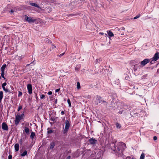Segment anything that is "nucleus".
<instances>
[{"label":"nucleus","mask_w":159,"mask_h":159,"mask_svg":"<svg viewBox=\"0 0 159 159\" xmlns=\"http://www.w3.org/2000/svg\"><path fill=\"white\" fill-rule=\"evenodd\" d=\"M111 149L115 152H118L120 150L122 151L125 148V144L122 142H119L116 146L114 143L111 144Z\"/></svg>","instance_id":"f257e3e1"},{"label":"nucleus","mask_w":159,"mask_h":159,"mask_svg":"<svg viewBox=\"0 0 159 159\" xmlns=\"http://www.w3.org/2000/svg\"><path fill=\"white\" fill-rule=\"evenodd\" d=\"M43 4L40 5V9L44 10L46 13H49L52 10L48 4H45V3L43 2Z\"/></svg>","instance_id":"f03ea898"},{"label":"nucleus","mask_w":159,"mask_h":159,"mask_svg":"<svg viewBox=\"0 0 159 159\" xmlns=\"http://www.w3.org/2000/svg\"><path fill=\"white\" fill-rule=\"evenodd\" d=\"M25 19L29 23L34 22L36 21V20L33 19L31 17H28L26 15H25Z\"/></svg>","instance_id":"7ed1b4c3"},{"label":"nucleus","mask_w":159,"mask_h":159,"mask_svg":"<svg viewBox=\"0 0 159 159\" xmlns=\"http://www.w3.org/2000/svg\"><path fill=\"white\" fill-rule=\"evenodd\" d=\"M65 123H66L65 127V129L63 131V133L64 134L66 133L67 132V131L69 129V128L70 125L69 122L67 120H66V121Z\"/></svg>","instance_id":"20e7f679"},{"label":"nucleus","mask_w":159,"mask_h":159,"mask_svg":"<svg viewBox=\"0 0 159 159\" xmlns=\"http://www.w3.org/2000/svg\"><path fill=\"white\" fill-rule=\"evenodd\" d=\"M150 61V59H145L143 61H141L140 64L142 66H145L147 63H149Z\"/></svg>","instance_id":"39448f33"},{"label":"nucleus","mask_w":159,"mask_h":159,"mask_svg":"<svg viewBox=\"0 0 159 159\" xmlns=\"http://www.w3.org/2000/svg\"><path fill=\"white\" fill-rule=\"evenodd\" d=\"M22 119L20 115H17L16 116L15 120V124L16 125H18L20 120Z\"/></svg>","instance_id":"423d86ee"},{"label":"nucleus","mask_w":159,"mask_h":159,"mask_svg":"<svg viewBox=\"0 0 159 159\" xmlns=\"http://www.w3.org/2000/svg\"><path fill=\"white\" fill-rule=\"evenodd\" d=\"M27 88L29 93L30 94H31L32 91V85L30 84H28L27 86Z\"/></svg>","instance_id":"0eeeda50"},{"label":"nucleus","mask_w":159,"mask_h":159,"mask_svg":"<svg viewBox=\"0 0 159 159\" xmlns=\"http://www.w3.org/2000/svg\"><path fill=\"white\" fill-rule=\"evenodd\" d=\"M2 129L5 130H7L8 129V126L7 124L4 122L2 124Z\"/></svg>","instance_id":"6e6552de"},{"label":"nucleus","mask_w":159,"mask_h":159,"mask_svg":"<svg viewBox=\"0 0 159 159\" xmlns=\"http://www.w3.org/2000/svg\"><path fill=\"white\" fill-rule=\"evenodd\" d=\"M89 143L91 144H95L97 142V140L93 138H91L89 139Z\"/></svg>","instance_id":"1a4fd4ad"},{"label":"nucleus","mask_w":159,"mask_h":159,"mask_svg":"<svg viewBox=\"0 0 159 159\" xmlns=\"http://www.w3.org/2000/svg\"><path fill=\"white\" fill-rule=\"evenodd\" d=\"M159 54L158 52L155 53L152 59H153L154 61H157L159 58Z\"/></svg>","instance_id":"9d476101"},{"label":"nucleus","mask_w":159,"mask_h":159,"mask_svg":"<svg viewBox=\"0 0 159 159\" xmlns=\"http://www.w3.org/2000/svg\"><path fill=\"white\" fill-rule=\"evenodd\" d=\"M97 102L98 101L99 103H103V102H106V101H103L101 97L100 96H98L97 97Z\"/></svg>","instance_id":"9b49d317"},{"label":"nucleus","mask_w":159,"mask_h":159,"mask_svg":"<svg viewBox=\"0 0 159 159\" xmlns=\"http://www.w3.org/2000/svg\"><path fill=\"white\" fill-rule=\"evenodd\" d=\"M23 132H25L27 134H30V129L29 128L26 126L25 127Z\"/></svg>","instance_id":"f8f14e48"},{"label":"nucleus","mask_w":159,"mask_h":159,"mask_svg":"<svg viewBox=\"0 0 159 159\" xmlns=\"http://www.w3.org/2000/svg\"><path fill=\"white\" fill-rule=\"evenodd\" d=\"M30 5L32 6H34L35 7H37L38 8H41V7H40V6H39L37 4L35 3L30 2Z\"/></svg>","instance_id":"ddd939ff"},{"label":"nucleus","mask_w":159,"mask_h":159,"mask_svg":"<svg viewBox=\"0 0 159 159\" xmlns=\"http://www.w3.org/2000/svg\"><path fill=\"white\" fill-rule=\"evenodd\" d=\"M55 145V143L54 142H51L50 145V149H52L54 148Z\"/></svg>","instance_id":"4468645a"},{"label":"nucleus","mask_w":159,"mask_h":159,"mask_svg":"<svg viewBox=\"0 0 159 159\" xmlns=\"http://www.w3.org/2000/svg\"><path fill=\"white\" fill-rule=\"evenodd\" d=\"M15 149L16 151H18L19 149V144L18 143H16L15 145Z\"/></svg>","instance_id":"2eb2a0df"},{"label":"nucleus","mask_w":159,"mask_h":159,"mask_svg":"<svg viewBox=\"0 0 159 159\" xmlns=\"http://www.w3.org/2000/svg\"><path fill=\"white\" fill-rule=\"evenodd\" d=\"M7 66L6 64H4L2 66V67L1 68V71L4 72L5 69L6 67Z\"/></svg>","instance_id":"dca6fc26"},{"label":"nucleus","mask_w":159,"mask_h":159,"mask_svg":"<svg viewBox=\"0 0 159 159\" xmlns=\"http://www.w3.org/2000/svg\"><path fill=\"white\" fill-rule=\"evenodd\" d=\"M107 33L108 34V35L110 37H112L114 36V34H113V33L111 32V31H107Z\"/></svg>","instance_id":"f3484780"},{"label":"nucleus","mask_w":159,"mask_h":159,"mask_svg":"<svg viewBox=\"0 0 159 159\" xmlns=\"http://www.w3.org/2000/svg\"><path fill=\"white\" fill-rule=\"evenodd\" d=\"M35 136V133L33 132H31V134L30 136V138L32 139H34V138Z\"/></svg>","instance_id":"a211bd4d"},{"label":"nucleus","mask_w":159,"mask_h":159,"mask_svg":"<svg viewBox=\"0 0 159 159\" xmlns=\"http://www.w3.org/2000/svg\"><path fill=\"white\" fill-rule=\"evenodd\" d=\"M3 93L2 91L0 92V103L2 101V100L3 98Z\"/></svg>","instance_id":"6ab92c4d"},{"label":"nucleus","mask_w":159,"mask_h":159,"mask_svg":"<svg viewBox=\"0 0 159 159\" xmlns=\"http://www.w3.org/2000/svg\"><path fill=\"white\" fill-rule=\"evenodd\" d=\"M27 151L26 150H25V151H24V152H23V153H22L21 155V156L22 157H24V156H25L27 154Z\"/></svg>","instance_id":"aec40b11"},{"label":"nucleus","mask_w":159,"mask_h":159,"mask_svg":"<svg viewBox=\"0 0 159 159\" xmlns=\"http://www.w3.org/2000/svg\"><path fill=\"white\" fill-rule=\"evenodd\" d=\"M116 127L117 128L120 129L121 127L120 124L118 123H116Z\"/></svg>","instance_id":"412c9836"},{"label":"nucleus","mask_w":159,"mask_h":159,"mask_svg":"<svg viewBox=\"0 0 159 159\" xmlns=\"http://www.w3.org/2000/svg\"><path fill=\"white\" fill-rule=\"evenodd\" d=\"M144 157H145V155H144V153H142V154L140 156V159H144Z\"/></svg>","instance_id":"4be33fe9"},{"label":"nucleus","mask_w":159,"mask_h":159,"mask_svg":"<svg viewBox=\"0 0 159 159\" xmlns=\"http://www.w3.org/2000/svg\"><path fill=\"white\" fill-rule=\"evenodd\" d=\"M77 87L78 89H79L80 88V84L79 82L77 83Z\"/></svg>","instance_id":"5701e85b"},{"label":"nucleus","mask_w":159,"mask_h":159,"mask_svg":"<svg viewBox=\"0 0 159 159\" xmlns=\"http://www.w3.org/2000/svg\"><path fill=\"white\" fill-rule=\"evenodd\" d=\"M67 102L69 104V107H70L71 106V104L70 100L69 99H68L67 100Z\"/></svg>","instance_id":"b1692460"},{"label":"nucleus","mask_w":159,"mask_h":159,"mask_svg":"<svg viewBox=\"0 0 159 159\" xmlns=\"http://www.w3.org/2000/svg\"><path fill=\"white\" fill-rule=\"evenodd\" d=\"M4 72L2 71V73H1V76H2L3 78L4 79H5V77H4Z\"/></svg>","instance_id":"393cba45"},{"label":"nucleus","mask_w":159,"mask_h":159,"mask_svg":"<svg viewBox=\"0 0 159 159\" xmlns=\"http://www.w3.org/2000/svg\"><path fill=\"white\" fill-rule=\"evenodd\" d=\"M6 92H9V93H11L10 90L7 89H6L4 90Z\"/></svg>","instance_id":"a878e982"},{"label":"nucleus","mask_w":159,"mask_h":159,"mask_svg":"<svg viewBox=\"0 0 159 159\" xmlns=\"http://www.w3.org/2000/svg\"><path fill=\"white\" fill-rule=\"evenodd\" d=\"M140 16V14L136 16L134 18V19H136L139 18Z\"/></svg>","instance_id":"bb28decb"},{"label":"nucleus","mask_w":159,"mask_h":159,"mask_svg":"<svg viewBox=\"0 0 159 159\" xmlns=\"http://www.w3.org/2000/svg\"><path fill=\"white\" fill-rule=\"evenodd\" d=\"M150 59V63L151 64H153L154 63V62L156 61H154V60L153 59H152V60H151V59Z\"/></svg>","instance_id":"cd10ccee"},{"label":"nucleus","mask_w":159,"mask_h":159,"mask_svg":"<svg viewBox=\"0 0 159 159\" xmlns=\"http://www.w3.org/2000/svg\"><path fill=\"white\" fill-rule=\"evenodd\" d=\"M52 132H53V131L52 130L50 129L48 131V134H50L52 133Z\"/></svg>","instance_id":"c85d7f7f"},{"label":"nucleus","mask_w":159,"mask_h":159,"mask_svg":"<svg viewBox=\"0 0 159 159\" xmlns=\"http://www.w3.org/2000/svg\"><path fill=\"white\" fill-rule=\"evenodd\" d=\"M18 97H20L22 95V93L20 91L18 92Z\"/></svg>","instance_id":"c756f323"},{"label":"nucleus","mask_w":159,"mask_h":159,"mask_svg":"<svg viewBox=\"0 0 159 159\" xmlns=\"http://www.w3.org/2000/svg\"><path fill=\"white\" fill-rule=\"evenodd\" d=\"M44 97H45V95H44L42 94L40 97V98L41 99H43L44 98Z\"/></svg>","instance_id":"7c9ffc66"},{"label":"nucleus","mask_w":159,"mask_h":159,"mask_svg":"<svg viewBox=\"0 0 159 159\" xmlns=\"http://www.w3.org/2000/svg\"><path fill=\"white\" fill-rule=\"evenodd\" d=\"M50 120L52 121H54L55 120V119L54 117H51L50 119Z\"/></svg>","instance_id":"2f4dec72"},{"label":"nucleus","mask_w":159,"mask_h":159,"mask_svg":"<svg viewBox=\"0 0 159 159\" xmlns=\"http://www.w3.org/2000/svg\"><path fill=\"white\" fill-rule=\"evenodd\" d=\"M134 71H135L138 68L137 65H134Z\"/></svg>","instance_id":"473e14b6"},{"label":"nucleus","mask_w":159,"mask_h":159,"mask_svg":"<svg viewBox=\"0 0 159 159\" xmlns=\"http://www.w3.org/2000/svg\"><path fill=\"white\" fill-rule=\"evenodd\" d=\"M22 108L21 106H19L18 109V111H19Z\"/></svg>","instance_id":"72a5a7b5"},{"label":"nucleus","mask_w":159,"mask_h":159,"mask_svg":"<svg viewBox=\"0 0 159 159\" xmlns=\"http://www.w3.org/2000/svg\"><path fill=\"white\" fill-rule=\"evenodd\" d=\"M12 158V156L11 155H9L8 157V159H11Z\"/></svg>","instance_id":"f704fd0d"},{"label":"nucleus","mask_w":159,"mask_h":159,"mask_svg":"<svg viewBox=\"0 0 159 159\" xmlns=\"http://www.w3.org/2000/svg\"><path fill=\"white\" fill-rule=\"evenodd\" d=\"M6 85L7 83L6 82L2 84V86H5Z\"/></svg>","instance_id":"c9c22d12"},{"label":"nucleus","mask_w":159,"mask_h":159,"mask_svg":"<svg viewBox=\"0 0 159 159\" xmlns=\"http://www.w3.org/2000/svg\"><path fill=\"white\" fill-rule=\"evenodd\" d=\"M157 139V137L156 136H154L153 137V139L154 140H156Z\"/></svg>","instance_id":"e433bc0d"},{"label":"nucleus","mask_w":159,"mask_h":159,"mask_svg":"<svg viewBox=\"0 0 159 159\" xmlns=\"http://www.w3.org/2000/svg\"><path fill=\"white\" fill-rule=\"evenodd\" d=\"M60 88L56 89L55 90V92L57 93V92H58L60 91Z\"/></svg>","instance_id":"4c0bfd02"},{"label":"nucleus","mask_w":159,"mask_h":159,"mask_svg":"<svg viewBox=\"0 0 159 159\" xmlns=\"http://www.w3.org/2000/svg\"><path fill=\"white\" fill-rule=\"evenodd\" d=\"M24 115L23 114H22L21 115H20V116L21 118L22 119L23 117L24 116Z\"/></svg>","instance_id":"58836bf2"},{"label":"nucleus","mask_w":159,"mask_h":159,"mask_svg":"<svg viewBox=\"0 0 159 159\" xmlns=\"http://www.w3.org/2000/svg\"><path fill=\"white\" fill-rule=\"evenodd\" d=\"M48 95H51L52 94V92L51 91H49L48 93Z\"/></svg>","instance_id":"ea45409f"},{"label":"nucleus","mask_w":159,"mask_h":159,"mask_svg":"<svg viewBox=\"0 0 159 159\" xmlns=\"http://www.w3.org/2000/svg\"><path fill=\"white\" fill-rule=\"evenodd\" d=\"M22 139H21L20 140V144H22Z\"/></svg>","instance_id":"a19ab883"},{"label":"nucleus","mask_w":159,"mask_h":159,"mask_svg":"<svg viewBox=\"0 0 159 159\" xmlns=\"http://www.w3.org/2000/svg\"><path fill=\"white\" fill-rule=\"evenodd\" d=\"M52 49H54V48H56V46L55 45H54L53 44H52Z\"/></svg>","instance_id":"79ce46f5"},{"label":"nucleus","mask_w":159,"mask_h":159,"mask_svg":"<svg viewBox=\"0 0 159 159\" xmlns=\"http://www.w3.org/2000/svg\"><path fill=\"white\" fill-rule=\"evenodd\" d=\"M65 53V52L61 54L60 55L59 57H61V56H63Z\"/></svg>","instance_id":"37998d69"},{"label":"nucleus","mask_w":159,"mask_h":159,"mask_svg":"<svg viewBox=\"0 0 159 159\" xmlns=\"http://www.w3.org/2000/svg\"><path fill=\"white\" fill-rule=\"evenodd\" d=\"M61 113V114L62 115H64L65 113L64 111H62Z\"/></svg>","instance_id":"c03bdc74"},{"label":"nucleus","mask_w":159,"mask_h":159,"mask_svg":"<svg viewBox=\"0 0 159 159\" xmlns=\"http://www.w3.org/2000/svg\"><path fill=\"white\" fill-rule=\"evenodd\" d=\"M121 30H125V28L124 27H122L121 28Z\"/></svg>","instance_id":"a18cd8bd"},{"label":"nucleus","mask_w":159,"mask_h":159,"mask_svg":"<svg viewBox=\"0 0 159 159\" xmlns=\"http://www.w3.org/2000/svg\"><path fill=\"white\" fill-rule=\"evenodd\" d=\"M99 61H100V60L98 59H96V63H97V62H99Z\"/></svg>","instance_id":"49530a36"},{"label":"nucleus","mask_w":159,"mask_h":159,"mask_svg":"<svg viewBox=\"0 0 159 159\" xmlns=\"http://www.w3.org/2000/svg\"><path fill=\"white\" fill-rule=\"evenodd\" d=\"M2 89L4 91V90H5V89H6L5 88V86H2Z\"/></svg>","instance_id":"de8ad7c7"},{"label":"nucleus","mask_w":159,"mask_h":159,"mask_svg":"<svg viewBox=\"0 0 159 159\" xmlns=\"http://www.w3.org/2000/svg\"><path fill=\"white\" fill-rule=\"evenodd\" d=\"M118 113H119L120 114H122V111H120Z\"/></svg>","instance_id":"09e8293b"},{"label":"nucleus","mask_w":159,"mask_h":159,"mask_svg":"<svg viewBox=\"0 0 159 159\" xmlns=\"http://www.w3.org/2000/svg\"><path fill=\"white\" fill-rule=\"evenodd\" d=\"M14 11V10H11V11L10 12H11V13H12V12H13Z\"/></svg>","instance_id":"8fccbe9b"},{"label":"nucleus","mask_w":159,"mask_h":159,"mask_svg":"<svg viewBox=\"0 0 159 159\" xmlns=\"http://www.w3.org/2000/svg\"><path fill=\"white\" fill-rule=\"evenodd\" d=\"M99 34H101V35H103L104 34V33H102V32H100L99 33Z\"/></svg>","instance_id":"3c124183"},{"label":"nucleus","mask_w":159,"mask_h":159,"mask_svg":"<svg viewBox=\"0 0 159 159\" xmlns=\"http://www.w3.org/2000/svg\"><path fill=\"white\" fill-rule=\"evenodd\" d=\"M70 156H68L67 157V158L68 159H70Z\"/></svg>","instance_id":"603ef678"},{"label":"nucleus","mask_w":159,"mask_h":159,"mask_svg":"<svg viewBox=\"0 0 159 159\" xmlns=\"http://www.w3.org/2000/svg\"><path fill=\"white\" fill-rule=\"evenodd\" d=\"M73 4H74L73 2H71V5L73 6V5H74Z\"/></svg>","instance_id":"864d4df0"},{"label":"nucleus","mask_w":159,"mask_h":159,"mask_svg":"<svg viewBox=\"0 0 159 159\" xmlns=\"http://www.w3.org/2000/svg\"><path fill=\"white\" fill-rule=\"evenodd\" d=\"M35 96H36V98H37H37H38V97H37V95H36V94H35Z\"/></svg>","instance_id":"5fc2aeb1"},{"label":"nucleus","mask_w":159,"mask_h":159,"mask_svg":"<svg viewBox=\"0 0 159 159\" xmlns=\"http://www.w3.org/2000/svg\"><path fill=\"white\" fill-rule=\"evenodd\" d=\"M57 102V99H56V101H55L56 103Z\"/></svg>","instance_id":"6e6d98bb"},{"label":"nucleus","mask_w":159,"mask_h":159,"mask_svg":"<svg viewBox=\"0 0 159 159\" xmlns=\"http://www.w3.org/2000/svg\"><path fill=\"white\" fill-rule=\"evenodd\" d=\"M29 65H30V64H27V66H29Z\"/></svg>","instance_id":"4d7b16f0"},{"label":"nucleus","mask_w":159,"mask_h":159,"mask_svg":"<svg viewBox=\"0 0 159 159\" xmlns=\"http://www.w3.org/2000/svg\"><path fill=\"white\" fill-rule=\"evenodd\" d=\"M105 34L106 35H107V34Z\"/></svg>","instance_id":"13d9d810"},{"label":"nucleus","mask_w":159,"mask_h":159,"mask_svg":"<svg viewBox=\"0 0 159 159\" xmlns=\"http://www.w3.org/2000/svg\"><path fill=\"white\" fill-rule=\"evenodd\" d=\"M1 78V76H0V79Z\"/></svg>","instance_id":"bf43d9fd"}]
</instances>
